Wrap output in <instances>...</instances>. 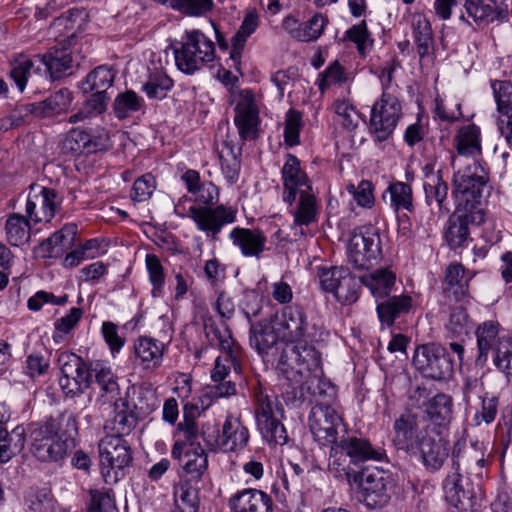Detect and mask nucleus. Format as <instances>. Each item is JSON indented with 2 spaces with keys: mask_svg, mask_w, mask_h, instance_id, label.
<instances>
[{
  "mask_svg": "<svg viewBox=\"0 0 512 512\" xmlns=\"http://www.w3.org/2000/svg\"><path fill=\"white\" fill-rule=\"evenodd\" d=\"M198 507V488L192 486L188 481L180 482L175 486L172 512H197Z\"/></svg>",
  "mask_w": 512,
  "mask_h": 512,
  "instance_id": "47",
  "label": "nucleus"
},
{
  "mask_svg": "<svg viewBox=\"0 0 512 512\" xmlns=\"http://www.w3.org/2000/svg\"><path fill=\"white\" fill-rule=\"evenodd\" d=\"M74 430L76 422L71 414L32 422L27 428L30 452L42 462L60 461L75 447V440L70 435Z\"/></svg>",
  "mask_w": 512,
  "mask_h": 512,
  "instance_id": "1",
  "label": "nucleus"
},
{
  "mask_svg": "<svg viewBox=\"0 0 512 512\" xmlns=\"http://www.w3.org/2000/svg\"><path fill=\"white\" fill-rule=\"evenodd\" d=\"M146 268L149 274V280L153 286L152 288V296L153 297H161L163 295L165 274L163 266L159 260V258L154 254H147L146 259Z\"/></svg>",
  "mask_w": 512,
  "mask_h": 512,
  "instance_id": "59",
  "label": "nucleus"
},
{
  "mask_svg": "<svg viewBox=\"0 0 512 512\" xmlns=\"http://www.w3.org/2000/svg\"><path fill=\"white\" fill-rule=\"evenodd\" d=\"M427 420L420 419L414 414L406 413L397 418L393 425V443L398 450L410 456L418 451L422 438L433 429Z\"/></svg>",
  "mask_w": 512,
  "mask_h": 512,
  "instance_id": "13",
  "label": "nucleus"
},
{
  "mask_svg": "<svg viewBox=\"0 0 512 512\" xmlns=\"http://www.w3.org/2000/svg\"><path fill=\"white\" fill-rule=\"evenodd\" d=\"M425 412L431 424L441 431L452 417V400L448 395L437 394L427 401Z\"/></svg>",
  "mask_w": 512,
  "mask_h": 512,
  "instance_id": "42",
  "label": "nucleus"
},
{
  "mask_svg": "<svg viewBox=\"0 0 512 512\" xmlns=\"http://www.w3.org/2000/svg\"><path fill=\"white\" fill-rule=\"evenodd\" d=\"M253 393L257 428L262 437L270 445L286 444L289 437L281 422L285 412L283 405L260 384L254 388Z\"/></svg>",
  "mask_w": 512,
  "mask_h": 512,
  "instance_id": "4",
  "label": "nucleus"
},
{
  "mask_svg": "<svg viewBox=\"0 0 512 512\" xmlns=\"http://www.w3.org/2000/svg\"><path fill=\"white\" fill-rule=\"evenodd\" d=\"M471 277L465 274V269L460 263L450 264L445 272V292L449 298L456 302L467 303L469 301L468 283Z\"/></svg>",
  "mask_w": 512,
  "mask_h": 512,
  "instance_id": "36",
  "label": "nucleus"
},
{
  "mask_svg": "<svg viewBox=\"0 0 512 512\" xmlns=\"http://www.w3.org/2000/svg\"><path fill=\"white\" fill-rule=\"evenodd\" d=\"M51 80H58L72 74L73 59L70 50L65 47H53L41 58Z\"/></svg>",
  "mask_w": 512,
  "mask_h": 512,
  "instance_id": "34",
  "label": "nucleus"
},
{
  "mask_svg": "<svg viewBox=\"0 0 512 512\" xmlns=\"http://www.w3.org/2000/svg\"><path fill=\"white\" fill-rule=\"evenodd\" d=\"M142 107L143 99L132 90L117 95L113 103L114 113L118 119H125Z\"/></svg>",
  "mask_w": 512,
  "mask_h": 512,
  "instance_id": "55",
  "label": "nucleus"
},
{
  "mask_svg": "<svg viewBox=\"0 0 512 512\" xmlns=\"http://www.w3.org/2000/svg\"><path fill=\"white\" fill-rule=\"evenodd\" d=\"M413 457H419L423 466L430 472L440 470L450 453L449 440L435 426L422 438Z\"/></svg>",
  "mask_w": 512,
  "mask_h": 512,
  "instance_id": "17",
  "label": "nucleus"
},
{
  "mask_svg": "<svg viewBox=\"0 0 512 512\" xmlns=\"http://www.w3.org/2000/svg\"><path fill=\"white\" fill-rule=\"evenodd\" d=\"M236 209L219 205L215 208L209 206H191L188 216L195 222L200 231L205 232L213 239H217L222 227L236 221Z\"/></svg>",
  "mask_w": 512,
  "mask_h": 512,
  "instance_id": "16",
  "label": "nucleus"
},
{
  "mask_svg": "<svg viewBox=\"0 0 512 512\" xmlns=\"http://www.w3.org/2000/svg\"><path fill=\"white\" fill-rule=\"evenodd\" d=\"M177 68L188 75L194 74L215 58V45L203 32L187 30L181 40L171 44Z\"/></svg>",
  "mask_w": 512,
  "mask_h": 512,
  "instance_id": "5",
  "label": "nucleus"
},
{
  "mask_svg": "<svg viewBox=\"0 0 512 512\" xmlns=\"http://www.w3.org/2000/svg\"><path fill=\"white\" fill-rule=\"evenodd\" d=\"M402 116V105L395 91H383L375 102L370 116L369 130L375 139L386 141L395 130Z\"/></svg>",
  "mask_w": 512,
  "mask_h": 512,
  "instance_id": "8",
  "label": "nucleus"
},
{
  "mask_svg": "<svg viewBox=\"0 0 512 512\" xmlns=\"http://www.w3.org/2000/svg\"><path fill=\"white\" fill-rule=\"evenodd\" d=\"M465 11L478 26L488 25L494 20L503 21L508 16L507 9L499 7L495 0H468Z\"/></svg>",
  "mask_w": 512,
  "mask_h": 512,
  "instance_id": "33",
  "label": "nucleus"
},
{
  "mask_svg": "<svg viewBox=\"0 0 512 512\" xmlns=\"http://www.w3.org/2000/svg\"><path fill=\"white\" fill-rule=\"evenodd\" d=\"M114 77L112 69L107 66H98L81 82L80 89L83 93L107 94V90L114 82Z\"/></svg>",
  "mask_w": 512,
  "mask_h": 512,
  "instance_id": "44",
  "label": "nucleus"
},
{
  "mask_svg": "<svg viewBox=\"0 0 512 512\" xmlns=\"http://www.w3.org/2000/svg\"><path fill=\"white\" fill-rule=\"evenodd\" d=\"M249 430L241 419L228 414L222 424L221 432L210 424L202 426L201 438L212 451L236 452L244 449L249 442Z\"/></svg>",
  "mask_w": 512,
  "mask_h": 512,
  "instance_id": "6",
  "label": "nucleus"
},
{
  "mask_svg": "<svg viewBox=\"0 0 512 512\" xmlns=\"http://www.w3.org/2000/svg\"><path fill=\"white\" fill-rule=\"evenodd\" d=\"M88 372L92 373V378H95V383L99 386V390L102 396L108 395L113 399L119 390L116 378L110 368L96 365L88 369Z\"/></svg>",
  "mask_w": 512,
  "mask_h": 512,
  "instance_id": "57",
  "label": "nucleus"
},
{
  "mask_svg": "<svg viewBox=\"0 0 512 512\" xmlns=\"http://www.w3.org/2000/svg\"><path fill=\"white\" fill-rule=\"evenodd\" d=\"M455 141L456 149L460 155L472 156L481 152L480 128L475 124L461 127Z\"/></svg>",
  "mask_w": 512,
  "mask_h": 512,
  "instance_id": "48",
  "label": "nucleus"
},
{
  "mask_svg": "<svg viewBox=\"0 0 512 512\" xmlns=\"http://www.w3.org/2000/svg\"><path fill=\"white\" fill-rule=\"evenodd\" d=\"M279 336L278 331H275L271 323L261 321L251 325L250 345L258 354L264 356L277 344Z\"/></svg>",
  "mask_w": 512,
  "mask_h": 512,
  "instance_id": "39",
  "label": "nucleus"
},
{
  "mask_svg": "<svg viewBox=\"0 0 512 512\" xmlns=\"http://www.w3.org/2000/svg\"><path fill=\"white\" fill-rule=\"evenodd\" d=\"M360 496L370 509L384 507L391 498L393 479L389 471L367 467L361 472Z\"/></svg>",
  "mask_w": 512,
  "mask_h": 512,
  "instance_id": "10",
  "label": "nucleus"
},
{
  "mask_svg": "<svg viewBox=\"0 0 512 512\" xmlns=\"http://www.w3.org/2000/svg\"><path fill=\"white\" fill-rule=\"evenodd\" d=\"M222 173L226 181L232 185L238 181L241 163L228 143H224L218 153Z\"/></svg>",
  "mask_w": 512,
  "mask_h": 512,
  "instance_id": "54",
  "label": "nucleus"
},
{
  "mask_svg": "<svg viewBox=\"0 0 512 512\" xmlns=\"http://www.w3.org/2000/svg\"><path fill=\"white\" fill-rule=\"evenodd\" d=\"M468 0H435L433 4L435 15L443 21L450 19L453 13L459 12V18L471 25L470 20L463 13L462 8Z\"/></svg>",
  "mask_w": 512,
  "mask_h": 512,
  "instance_id": "61",
  "label": "nucleus"
},
{
  "mask_svg": "<svg viewBox=\"0 0 512 512\" xmlns=\"http://www.w3.org/2000/svg\"><path fill=\"white\" fill-rule=\"evenodd\" d=\"M108 136L105 133L92 134L80 128L71 129L62 143V150L66 154L77 156L82 153H95L107 146Z\"/></svg>",
  "mask_w": 512,
  "mask_h": 512,
  "instance_id": "21",
  "label": "nucleus"
},
{
  "mask_svg": "<svg viewBox=\"0 0 512 512\" xmlns=\"http://www.w3.org/2000/svg\"><path fill=\"white\" fill-rule=\"evenodd\" d=\"M235 124L243 139H254L259 124V111L255 96L250 90H244L235 107Z\"/></svg>",
  "mask_w": 512,
  "mask_h": 512,
  "instance_id": "22",
  "label": "nucleus"
},
{
  "mask_svg": "<svg viewBox=\"0 0 512 512\" xmlns=\"http://www.w3.org/2000/svg\"><path fill=\"white\" fill-rule=\"evenodd\" d=\"M100 466L105 481L112 478L111 471H114L113 479H118V471L128 467L132 460V452L128 442L119 436H105L98 444Z\"/></svg>",
  "mask_w": 512,
  "mask_h": 512,
  "instance_id": "12",
  "label": "nucleus"
},
{
  "mask_svg": "<svg viewBox=\"0 0 512 512\" xmlns=\"http://www.w3.org/2000/svg\"><path fill=\"white\" fill-rule=\"evenodd\" d=\"M359 288V282L346 268L333 295L343 304H352L358 299Z\"/></svg>",
  "mask_w": 512,
  "mask_h": 512,
  "instance_id": "56",
  "label": "nucleus"
},
{
  "mask_svg": "<svg viewBox=\"0 0 512 512\" xmlns=\"http://www.w3.org/2000/svg\"><path fill=\"white\" fill-rule=\"evenodd\" d=\"M229 237L245 257L259 259L266 248V236L259 229L235 227Z\"/></svg>",
  "mask_w": 512,
  "mask_h": 512,
  "instance_id": "27",
  "label": "nucleus"
},
{
  "mask_svg": "<svg viewBox=\"0 0 512 512\" xmlns=\"http://www.w3.org/2000/svg\"><path fill=\"white\" fill-rule=\"evenodd\" d=\"M414 307V300L408 294L387 297L376 306L379 321L387 327L393 326L395 320L408 314Z\"/></svg>",
  "mask_w": 512,
  "mask_h": 512,
  "instance_id": "31",
  "label": "nucleus"
},
{
  "mask_svg": "<svg viewBox=\"0 0 512 512\" xmlns=\"http://www.w3.org/2000/svg\"><path fill=\"white\" fill-rule=\"evenodd\" d=\"M259 25V16L255 9H250L246 12L244 19L241 23L239 30L232 38V57L235 54H240L243 50L247 38L256 31Z\"/></svg>",
  "mask_w": 512,
  "mask_h": 512,
  "instance_id": "52",
  "label": "nucleus"
},
{
  "mask_svg": "<svg viewBox=\"0 0 512 512\" xmlns=\"http://www.w3.org/2000/svg\"><path fill=\"white\" fill-rule=\"evenodd\" d=\"M380 251V237L372 231L354 230L347 246L349 262L355 268H365Z\"/></svg>",
  "mask_w": 512,
  "mask_h": 512,
  "instance_id": "18",
  "label": "nucleus"
},
{
  "mask_svg": "<svg viewBox=\"0 0 512 512\" xmlns=\"http://www.w3.org/2000/svg\"><path fill=\"white\" fill-rule=\"evenodd\" d=\"M487 180L484 169L475 162L455 172L452 181L453 194L458 206L467 209H481L478 205Z\"/></svg>",
  "mask_w": 512,
  "mask_h": 512,
  "instance_id": "7",
  "label": "nucleus"
},
{
  "mask_svg": "<svg viewBox=\"0 0 512 512\" xmlns=\"http://www.w3.org/2000/svg\"><path fill=\"white\" fill-rule=\"evenodd\" d=\"M10 75L20 92L24 91L28 83L36 91L41 81L47 82L41 68L35 67L34 62L26 56H21L13 62Z\"/></svg>",
  "mask_w": 512,
  "mask_h": 512,
  "instance_id": "32",
  "label": "nucleus"
},
{
  "mask_svg": "<svg viewBox=\"0 0 512 512\" xmlns=\"http://www.w3.org/2000/svg\"><path fill=\"white\" fill-rule=\"evenodd\" d=\"M277 369L289 385L303 384L308 378L323 376L321 354L305 341L285 344L280 352Z\"/></svg>",
  "mask_w": 512,
  "mask_h": 512,
  "instance_id": "3",
  "label": "nucleus"
},
{
  "mask_svg": "<svg viewBox=\"0 0 512 512\" xmlns=\"http://www.w3.org/2000/svg\"><path fill=\"white\" fill-rule=\"evenodd\" d=\"M134 349L135 361L144 369H153L160 365L163 351L156 340L141 337L135 343Z\"/></svg>",
  "mask_w": 512,
  "mask_h": 512,
  "instance_id": "40",
  "label": "nucleus"
},
{
  "mask_svg": "<svg viewBox=\"0 0 512 512\" xmlns=\"http://www.w3.org/2000/svg\"><path fill=\"white\" fill-rule=\"evenodd\" d=\"M27 504L31 512H55V500L47 489L31 493Z\"/></svg>",
  "mask_w": 512,
  "mask_h": 512,
  "instance_id": "63",
  "label": "nucleus"
},
{
  "mask_svg": "<svg viewBox=\"0 0 512 512\" xmlns=\"http://www.w3.org/2000/svg\"><path fill=\"white\" fill-rule=\"evenodd\" d=\"M172 87L173 80L162 70H155L150 73L142 89L151 99H163Z\"/></svg>",
  "mask_w": 512,
  "mask_h": 512,
  "instance_id": "53",
  "label": "nucleus"
},
{
  "mask_svg": "<svg viewBox=\"0 0 512 512\" xmlns=\"http://www.w3.org/2000/svg\"><path fill=\"white\" fill-rule=\"evenodd\" d=\"M283 183L282 199L289 206L295 202L297 194L313 190L307 174L301 169L300 161L292 154H287L281 170Z\"/></svg>",
  "mask_w": 512,
  "mask_h": 512,
  "instance_id": "19",
  "label": "nucleus"
},
{
  "mask_svg": "<svg viewBox=\"0 0 512 512\" xmlns=\"http://www.w3.org/2000/svg\"><path fill=\"white\" fill-rule=\"evenodd\" d=\"M181 180L187 191L194 197V201L203 206H212L218 201V188L212 182H202L198 171L186 170Z\"/></svg>",
  "mask_w": 512,
  "mask_h": 512,
  "instance_id": "30",
  "label": "nucleus"
},
{
  "mask_svg": "<svg viewBox=\"0 0 512 512\" xmlns=\"http://www.w3.org/2000/svg\"><path fill=\"white\" fill-rule=\"evenodd\" d=\"M383 453L375 449L364 438L356 436H342L339 441L331 446L328 469L336 478L357 480L356 467L366 461H379Z\"/></svg>",
  "mask_w": 512,
  "mask_h": 512,
  "instance_id": "2",
  "label": "nucleus"
},
{
  "mask_svg": "<svg viewBox=\"0 0 512 512\" xmlns=\"http://www.w3.org/2000/svg\"><path fill=\"white\" fill-rule=\"evenodd\" d=\"M484 220L483 209H467L458 206L447 221L444 232L447 244L452 249L466 246L470 240L469 225H480Z\"/></svg>",
  "mask_w": 512,
  "mask_h": 512,
  "instance_id": "15",
  "label": "nucleus"
},
{
  "mask_svg": "<svg viewBox=\"0 0 512 512\" xmlns=\"http://www.w3.org/2000/svg\"><path fill=\"white\" fill-rule=\"evenodd\" d=\"M478 356L476 363L484 365L490 351L496 356V349L500 343L509 337L500 335V324L497 321H485L476 329Z\"/></svg>",
  "mask_w": 512,
  "mask_h": 512,
  "instance_id": "29",
  "label": "nucleus"
},
{
  "mask_svg": "<svg viewBox=\"0 0 512 512\" xmlns=\"http://www.w3.org/2000/svg\"><path fill=\"white\" fill-rule=\"evenodd\" d=\"M57 361L62 373L61 377H78V375L89 373L83 360L74 353L61 352Z\"/></svg>",
  "mask_w": 512,
  "mask_h": 512,
  "instance_id": "60",
  "label": "nucleus"
},
{
  "mask_svg": "<svg viewBox=\"0 0 512 512\" xmlns=\"http://www.w3.org/2000/svg\"><path fill=\"white\" fill-rule=\"evenodd\" d=\"M172 457L178 460L191 479H200L208 468V456L199 444L196 447H188L184 442L175 441Z\"/></svg>",
  "mask_w": 512,
  "mask_h": 512,
  "instance_id": "23",
  "label": "nucleus"
},
{
  "mask_svg": "<svg viewBox=\"0 0 512 512\" xmlns=\"http://www.w3.org/2000/svg\"><path fill=\"white\" fill-rule=\"evenodd\" d=\"M108 100L107 94L92 93L80 110L69 117V122L72 124L82 122L104 113L107 109Z\"/></svg>",
  "mask_w": 512,
  "mask_h": 512,
  "instance_id": "51",
  "label": "nucleus"
},
{
  "mask_svg": "<svg viewBox=\"0 0 512 512\" xmlns=\"http://www.w3.org/2000/svg\"><path fill=\"white\" fill-rule=\"evenodd\" d=\"M425 202L428 206L435 204L439 211L446 210L448 196V185L442 177L432 176L430 180L424 181Z\"/></svg>",
  "mask_w": 512,
  "mask_h": 512,
  "instance_id": "50",
  "label": "nucleus"
},
{
  "mask_svg": "<svg viewBox=\"0 0 512 512\" xmlns=\"http://www.w3.org/2000/svg\"><path fill=\"white\" fill-rule=\"evenodd\" d=\"M494 364L508 378H512V338L502 341L497 347Z\"/></svg>",
  "mask_w": 512,
  "mask_h": 512,
  "instance_id": "64",
  "label": "nucleus"
},
{
  "mask_svg": "<svg viewBox=\"0 0 512 512\" xmlns=\"http://www.w3.org/2000/svg\"><path fill=\"white\" fill-rule=\"evenodd\" d=\"M386 193L390 196V207L394 212L414 210L413 190L409 184L401 181L393 182L388 186Z\"/></svg>",
  "mask_w": 512,
  "mask_h": 512,
  "instance_id": "49",
  "label": "nucleus"
},
{
  "mask_svg": "<svg viewBox=\"0 0 512 512\" xmlns=\"http://www.w3.org/2000/svg\"><path fill=\"white\" fill-rule=\"evenodd\" d=\"M308 426L321 446H333L338 441L339 429H343L342 418L331 404L316 403L308 416Z\"/></svg>",
  "mask_w": 512,
  "mask_h": 512,
  "instance_id": "11",
  "label": "nucleus"
},
{
  "mask_svg": "<svg viewBox=\"0 0 512 512\" xmlns=\"http://www.w3.org/2000/svg\"><path fill=\"white\" fill-rule=\"evenodd\" d=\"M361 281L376 300L390 296L396 284V274L389 268H379L363 276Z\"/></svg>",
  "mask_w": 512,
  "mask_h": 512,
  "instance_id": "37",
  "label": "nucleus"
},
{
  "mask_svg": "<svg viewBox=\"0 0 512 512\" xmlns=\"http://www.w3.org/2000/svg\"><path fill=\"white\" fill-rule=\"evenodd\" d=\"M309 323L302 307L287 306L282 310L277 321V331L280 337L291 345L304 341L308 336Z\"/></svg>",
  "mask_w": 512,
  "mask_h": 512,
  "instance_id": "20",
  "label": "nucleus"
},
{
  "mask_svg": "<svg viewBox=\"0 0 512 512\" xmlns=\"http://www.w3.org/2000/svg\"><path fill=\"white\" fill-rule=\"evenodd\" d=\"M465 446V439H458L451 451V472L447 475L443 483V489L446 500L454 506H457L463 498H466V492L463 487V475L461 473V452Z\"/></svg>",
  "mask_w": 512,
  "mask_h": 512,
  "instance_id": "24",
  "label": "nucleus"
},
{
  "mask_svg": "<svg viewBox=\"0 0 512 512\" xmlns=\"http://www.w3.org/2000/svg\"><path fill=\"white\" fill-rule=\"evenodd\" d=\"M76 234L77 225L74 223L66 224L61 230L55 232L43 242L41 248L44 249L50 257H56L74 244Z\"/></svg>",
  "mask_w": 512,
  "mask_h": 512,
  "instance_id": "43",
  "label": "nucleus"
},
{
  "mask_svg": "<svg viewBox=\"0 0 512 512\" xmlns=\"http://www.w3.org/2000/svg\"><path fill=\"white\" fill-rule=\"evenodd\" d=\"M413 33L420 61L431 63L434 54V39L428 19L422 15L416 16L413 22Z\"/></svg>",
  "mask_w": 512,
  "mask_h": 512,
  "instance_id": "38",
  "label": "nucleus"
},
{
  "mask_svg": "<svg viewBox=\"0 0 512 512\" xmlns=\"http://www.w3.org/2000/svg\"><path fill=\"white\" fill-rule=\"evenodd\" d=\"M299 196L296 208L292 211L293 225L292 229H298L295 235L305 236L303 226H308L315 222L318 214L316 196L313 190L297 194Z\"/></svg>",
  "mask_w": 512,
  "mask_h": 512,
  "instance_id": "35",
  "label": "nucleus"
},
{
  "mask_svg": "<svg viewBox=\"0 0 512 512\" xmlns=\"http://www.w3.org/2000/svg\"><path fill=\"white\" fill-rule=\"evenodd\" d=\"M195 418L192 415L184 414L183 420L178 423L175 436L176 441L184 442L188 447H196V440L201 437Z\"/></svg>",
  "mask_w": 512,
  "mask_h": 512,
  "instance_id": "62",
  "label": "nucleus"
},
{
  "mask_svg": "<svg viewBox=\"0 0 512 512\" xmlns=\"http://www.w3.org/2000/svg\"><path fill=\"white\" fill-rule=\"evenodd\" d=\"M335 121L344 129L352 131L358 126L359 114L355 107L346 100H337L333 104Z\"/></svg>",
  "mask_w": 512,
  "mask_h": 512,
  "instance_id": "58",
  "label": "nucleus"
},
{
  "mask_svg": "<svg viewBox=\"0 0 512 512\" xmlns=\"http://www.w3.org/2000/svg\"><path fill=\"white\" fill-rule=\"evenodd\" d=\"M72 102V93L66 89H60L47 99L32 103L35 106V116L40 118L51 117L67 111Z\"/></svg>",
  "mask_w": 512,
  "mask_h": 512,
  "instance_id": "41",
  "label": "nucleus"
},
{
  "mask_svg": "<svg viewBox=\"0 0 512 512\" xmlns=\"http://www.w3.org/2000/svg\"><path fill=\"white\" fill-rule=\"evenodd\" d=\"M205 334L212 344H217L219 348L230 358L234 371L236 373H240L243 352L241 347L233 339L231 331L226 323L220 322L219 324H206Z\"/></svg>",
  "mask_w": 512,
  "mask_h": 512,
  "instance_id": "25",
  "label": "nucleus"
},
{
  "mask_svg": "<svg viewBox=\"0 0 512 512\" xmlns=\"http://www.w3.org/2000/svg\"><path fill=\"white\" fill-rule=\"evenodd\" d=\"M291 387L299 388L302 396L304 392L312 395L316 398V403L331 404L336 395L334 386L329 381L323 379L322 376H313L304 381L303 384H295L291 385Z\"/></svg>",
  "mask_w": 512,
  "mask_h": 512,
  "instance_id": "45",
  "label": "nucleus"
},
{
  "mask_svg": "<svg viewBox=\"0 0 512 512\" xmlns=\"http://www.w3.org/2000/svg\"><path fill=\"white\" fill-rule=\"evenodd\" d=\"M30 220L27 216L13 213L8 216L5 224L7 241L13 246H21L30 239Z\"/></svg>",
  "mask_w": 512,
  "mask_h": 512,
  "instance_id": "46",
  "label": "nucleus"
},
{
  "mask_svg": "<svg viewBox=\"0 0 512 512\" xmlns=\"http://www.w3.org/2000/svg\"><path fill=\"white\" fill-rule=\"evenodd\" d=\"M453 359L446 348L437 343L420 345L413 356V364L425 377L444 380L453 374Z\"/></svg>",
  "mask_w": 512,
  "mask_h": 512,
  "instance_id": "9",
  "label": "nucleus"
},
{
  "mask_svg": "<svg viewBox=\"0 0 512 512\" xmlns=\"http://www.w3.org/2000/svg\"><path fill=\"white\" fill-rule=\"evenodd\" d=\"M232 512H273L272 498L262 490L245 488L229 499Z\"/></svg>",
  "mask_w": 512,
  "mask_h": 512,
  "instance_id": "26",
  "label": "nucleus"
},
{
  "mask_svg": "<svg viewBox=\"0 0 512 512\" xmlns=\"http://www.w3.org/2000/svg\"><path fill=\"white\" fill-rule=\"evenodd\" d=\"M327 23L326 17L316 13L305 23H298L293 16H287L283 21V26L292 38L301 42H311L322 35Z\"/></svg>",
  "mask_w": 512,
  "mask_h": 512,
  "instance_id": "28",
  "label": "nucleus"
},
{
  "mask_svg": "<svg viewBox=\"0 0 512 512\" xmlns=\"http://www.w3.org/2000/svg\"><path fill=\"white\" fill-rule=\"evenodd\" d=\"M62 198L55 189L32 184L26 199L27 218L37 223H48L60 209Z\"/></svg>",
  "mask_w": 512,
  "mask_h": 512,
  "instance_id": "14",
  "label": "nucleus"
}]
</instances>
